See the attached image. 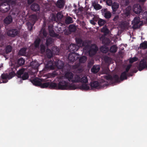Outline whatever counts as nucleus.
<instances>
[{
	"label": "nucleus",
	"instance_id": "obj_1",
	"mask_svg": "<svg viewBox=\"0 0 147 147\" xmlns=\"http://www.w3.org/2000/svg\"><path fill=\"white\" fill-rule=\"evenodd\" d=\"M64 65V63L61 61L58 60L55 62L50 60L47 61L45 67L46 68L48 69H54L55 67L61 69L63 68Z\"/></svg>",
	"mask_w": 147,
	"mask_h": 147
},
{
	"label": "nucleus",
	"instance_id": "obj_2",
	"mask_svg": "<svg viewBox=\"0 0 147 147\" xmlns=\"http://www.w3.org/2000/svg\"><path fill=\"white\" fill-rule=\"evenodd\" d=\"M58 90H74L77 88L74 84L68 85V82L64 80H60L58 84Z\"/></svg>",
	"mask_w": 147,
	"mask_h": 147
},
{
	"label": "nucleus",
	"instance_id": "obj_3",
	"mask_svg": "<svg viewBox=\"0 0 147 147\" xmlns=\"http://www.w3.org/2000/svg\"><path fill=\"white\" fill-rule=\"evenodd\" d=\"M143 22L140 20L139 17H136L132 21L133 25L132 28L133 29H136L139 28L143 25Z\"/></svg>",
	"mask_w": 147,
	"mask_h": 147
},
{
	"label": "nucleus",
	"instance_id": "obj_4",
	"mask_svg": "<svg viewBox=\"0 0 147 147\" xmlns=\"http://www.w3.org/2000/svg\"><path fill=\"white\" fill-rule=\"evenodd\" d=\"M106 84H104L102 83H99L97 81H94L91 82L90 83V86L92 88L101 89L106 86Z\"/></svg>",
	"mask_w": 147,
	"mask_h": 147
},
{
	"label": "nucleus",
	"instance_id": "obj_5",
	"mask_svg": "<svg viewBox=\"0 0 147 147\" xmlns=\"http://www.w3.org/2000/svg\"><path fill=\"white\" fill-rule=\"evenodd\" d=\"M79 58L78 55L74 53H71L68 56V59L71 62L75 61Z\"/></svg>",
	"mask_w": 147,
	"mask_h": 147
},
{
	"label": "nucleus",
	"instance_id": "obj_6",
	"mask_svg": "<svg viewBox=\"0 0 147 147\" xmlns=\"http://www.w3.org/2000/svg\"><path fill=\"white\" fill-rule=\"evenodd\" d=\"M102 14L107 19L110 18L111 17V12L108 10L107 8L102 9L101 10Z\"/></svg>",
	"mask_w": 147,
	"mask_h": 147
},
{
	"label": "nucleus",
	"instance_id": "obj_7",
	"mask_svg": "<svg viewBox=\"0 0 147 147\" xmlns=\"http://www.w3.org/2000/svg\"><path fill=\"white\" fill-rule=\"evenodd\" d=\"M79 48V46L75 44L71 43L68 47L69 50L71 53H74Z\"/></svg>",
	"mask_w": 147,
	"mask_h": 147
},
{
	"label": "nucleus",
	"instance_id": "obj_8",
	"mask_svg": "<svg viewBox=\"0 0 147 147\" xmlns=\"http://www.w3.org/2000/svg\"><path fill=\"white\" fill-rule=\"evenodd\" d=\"M106 78L107 79L110 80L113 83L118 82L119 81V77L117 75H115L113 77L109 75L107 76Z\"/></svg>",
	"mask_w": 147,
	"mask_h": 147
},
{
	"label": "nucleus",
	"instance_id": "obj_9",
	"mask_svg": "<svg viewBox=\"0 0 147 147\" xmlns=\"http://www.w3.org/2000/svg\"><path fill=\"white\" fill-rule=\"evenodd\" d=\"M134 12L136 14H140L142 11L141 6L139 4H136L134 5L133 8Z\"/></svg>",
	"mask_w": 147,
	"mask_h": 147
},
{
	"label": "nucleus",
	"instance_id": "obj_10",
	"mask_svg": "<svg viewBox=\"0 0 147 147\" xmlns=\"http://www.w3.org/2000/svg\"><path fill=\"white\" fill-rule=\"evenodd\" d=\"M18 31L16 29H12L9 30L7 32V35L13 37L17 35Z\"/></svg>",
	"mask_w": 147,
	"mask_h": 147
},
{
	"label": "nucleus",
	"instance_id": "obj_11",
	"mask_svg": "<svg viewBox=\"0 0 147 147\" xmlns=\"http://www.w3.org/2000/svg\"><path fill=\"white\" fill-rule=\"evenodd\" d=\"M98 50V47L95 46L94 47H91L88 51L89 56L90 57L93 56L96 53Z\"/></svg>",
	"mask_w": 147,
	"mask_h": 147
},
{
	"label": "nucleus",
	"instance_id": "obj_12",
	"mask_svg": "<svg viewBox=\"0 0 147 147\" xmlns=\"http://www.w3.org/2000/svg\"><path fill=\"white\" fill-rule=\"evenodd\" d=\"M33 84L36 86H40L41 83V80L37 78H35L31 80Z\"/></svg>",
	"mask_w": 147,
	"mask_h": 147
},
{
	"label": "nucleus",
	"instance_id": "obj_13",
	"mask_svg": "<svg viewBox=\"0 0 147 147\" xmlns=\"http://www.w3.org/2000/svg\"><path fill=\"white\" fill-rule=\"evenodd\" d=\"M65 4V1L63 0H58L56 4V6L60 8H63Z\"/></svg>",
	"mask_w": 147,
	"mask_h": 147
},
{
	"label": "nucleus",
	"instance_id": "obj_14",
	"mask_svg": "<svg viewBox=\"0 0 147 147\" xmlns=\"http://www.w3.org/2000/svg\"><path fill=\"white\" fill-rule=\"evenodd\" d=\"M31 9L32 10L36 11L40 10L39 5L37 3H34L31 6Z\"/></svg>",
	"mask_w": 147,
	"mask_h": 147
},
{
	"label": "nucleus",
	"instance_id": "obj_15",
	"mask_svg": "<svg viewBox=\"0 0 147 147\" xmlns=\"http://www.w3.org/2000/svg\"><path fill=\"white\" fill-rule=\"evenodd\" d=\"M92 5L96 10H99L101 9L102 7L98 3L95 1H94L92 2Z\"/></svg>",
	"mask_w": 147,
	"mask_h": 147
},
{
	"label": "nucleus",
	"instance_id": "obj_16",
	"mask_svg": "<svg viewBox=\"0 0 147 147\" xmlns=\"http://www.w3.org/2000/svg\"><path fill=\"white\" fill-rule=\"evenodd\" d=\"M49 88L51 89L58 90V84L55 83L49 82Z\"/></svg>",
	"mask_w": 147,
	"mask_h": 147
},
{
	"label": "nucleus",
	"instance_id": "obj_17",
	"mask_svg": "<svg viewBox=\"0 0 147 147\" xmlns=\"http://www.w3.org/2000/svg\"><path fill=\"white\" fill-rule=\"evenodd\" d=\"M65 77L68 79V80L70 81L73 79L74 74L71 72H68L65 73Z\"/></svg>",
	"mask_w": 147,
	"mask_h": 147
},
{
	"label": "nucleus",
	"instance_id": "obj_18",
	"mask_svg": "<svg viewBox=\"0 0 147 147\" xmlns=\"http://www.w3.org/2000/svg\"><path fill=\"white\" fill-rule=\"evenodd\" d=\"M82 46L84 47V49L86 51H88L92 47L86 41H84Z\"/></svg>",
	"mask_w": 147,
	"mask_h": 147
},
{
	"label": "nucleus",
	"instance_id": "obj_19",
	"mask_svg": "<svg viewBox=\"0 0 147 147\" xmlns=\"http://www.w3.org/2000/svg\"><path fill=\"white\" fill-rule=\"evenodd\" d=\"M12 21V18L11 16H8L4 20V22L5 24H10Z\"/></svg>",
	"mask_w": 147,
	"mask_h": 147
},
{
	"label": "nucleus",
	"instance_id": "obj_20",
	"mask_svg": "<svg viewBox=\"0 0 147 147\" xmlns=\"http://www.w3.org/2000/svg\"><path fill=\"white\" fill-rule=\"evenodd\" d=\"M49 31L50 35L53 37H57L58 36V34L56 33L54 31L52 27L50 28L49 26Z\"/></svg>",
	"mask_w": 147,
	"mask_h": 147
},
{
	"label": "nucleus",
	"instance_id": "obj_21",
	"mask_svg": "<svg viewBox=\"0 0 147 147\" xmlns=\"http://www.w3.org/2000/svg\"><path fill=\"white\" fill-rule=\"evenodd\" d=\"M100 69V66L98 65H94L91 69V71L92 73L96 74L99 71Z\"/></svg>",
	"mask_w": 147,
	"mask_h": 147
},
{
	"label": "nucleus",
	"instance_id": "obj_22",
	"mask_svg": "<svg viewBox=\"0 0 147 147\" xmlns=\"http://www.w3.org/2000/svg\"><path fill=\"white\" fill-rule=\"evenodd\" d=\"M2 5L4 7L3 8L4 12H7L10 9V5L6 3H2Z\"/></svg>",
	"mask_w": 147,
	"mask_h": 147
},
{
	"label": "nucleus",
	"instance_id": "obj_23",
	"mask_svg": "<svg viewBox=\"0 0 147 147\" xmlns=\"http://www.w3.org/2000/svg\"><path fill=\"white\" fill-rule=\"evenodd\" d=\"M119 7V3L116 2H114L111 5L113 11H116Z\"/></svg>",
	"mask_w": 147,
	"mask_h": 147
},
{
	"label": "nucleus",
	"instance_id": "obj_24",
	"mask_svg": "<svg viewBox=\"0 0 147 147\" xmlns=\"http://www.w3.org/2000/svg\"><path fill=\"white\" fill-rule=\"evenodd\" d=\"M111 42L110 39L107 38H104L102 40V42L103 44L109 45Z\"/></svg>",
	"mask_w": 147,
	"mask_h": 147
},
{
	"label": "nucleus",
	"instance_id": "obj_25",
	"mask_svg": "<svg viewBox=\"0 0 147 147\" xmlns=\"http://www.w3.org/2000/svg\"><path fill=\"white\" fill-rule=\"evenodd\" d=\"M81 77L80 76L78 75H76L74 76V79H72L71 81L73 83L80 82Z\"/></svg>",
	"mask_w": 147,
	"mask_h": 147
},
{
	"label": "nucleus",
	"instance_id": "obj_26",
	"mask_svg": "<svg viewBox=\"0 0 147 147\" xmlns=\"http://www.w3.org/2000/svg\"><path fill=\"white\" fill-rule=\"evenodd\" d=\"M46 55L47 57L49 58H51L53 55V52L49 49H47L46 50Z\"/></svg>",
	"mask_w": 147,
	"mask_h": 147
},
{
	"label": "nucleus",
	"instance_id": "obj_27",
	"mask_svg": "<svg viewBox=\"0 0 147 147\" xmlns=\"http://www.w3.org/2000/svg\"><path fill=\"white\" fill-rule=\"evenodd\" d=\"M1 78L2 79L5 80L2 82L4 83H6L8 82L7 79H10L8 75L7 74H2L1 76Z\"/></svg>",
	"mask_w": 147,
	"mask_h": 147
},
{
	"label": "nucleus",
	"instance_id": "obj_28",
	"mask_svg": "<svg viewBox=\"0 0 147 147\" xmlns=\"http://www.w3.org/2000/svg\"><path fill=\"white\" fill-rule=\"evenodd\" d=\"M79 88L82 90H87L90 89L89 86L88 85L85 84L80 85Z\"/></svg>",
	"mask_w": 147,
	"mask_h": 147
},
{
	"label": "nucleus",
	"instance_id": "obj_29",
	"mask_svg": "<svg viewBox=\"0 0 147 147\" xmlns=\"http://www.w3.org/2000/svg\"><path fill=\"white\" fill-rule=\"evenodd\" d=\"M127 74L125 72H122L121 75L120 79L121 81H123L125 80H126L127 79Z\"/></svg>",
	"mask_w": 147,
	"mask_h": 147
},
{
	"label": "nucleus",
	"instance_id": "obj_30",
	"mask_svg": "<svg viewBox=\"0 0 147 147\" xmlns=\"http://www.w3.org/2000/svg\"><path fill=\"white\" fill-rule=\"evenodd\" d=\"M35 21H34L32 23L30 22H28L27 23V25L28 27V29L29 31H31L33 28V27L35 24Z\"/></svg>",
	"mask_w": 147,
	"mask_h": 147
},
{
	"label": "nucleus",
	"instance_id": "obj_31",
	"mask_svg": "<svg viewBox=\"0 0 147 147\" xmlns=\"http://www.w3.org/2000/svg\"><path fill=\"white\" fill-rule=\"evenodd\" d=\"M140 47V49H147V41H145L141 43Z\"/></svg>",
	"mask_w": 147,
	"mask_h": 147
},
{
	"label": "nucleus",
	"instance_id": "obj_32",
	"mask_svg": "<svg viewBox=\"0 0 147 147\" xmlns=\"http://www.w3.org/2000/svg\"><path fill=\"white\" fill-rule=\"evenodd\" d=\"M117 47L115 45H113L111 47L109 51L111 53H114L117 52Z\"/></svg>",
	"mask_w": 147,
	"mask_h": 147
},
{
	"label": "nucleus",
	"instance_id": "obj_33",
	"mask_svg": "<svg viewBox=\"0 0 147 147\" xmlns=\"http://www.w3.org/2000/svg\"><path fill=\"white\" fill-rule=\"evenodd\" d=\"M100 50L103 53H106L109 50V48L105 46H102L100 47Z\"/></svg>",
	"mask_w": 147,
	"mask_h": 147
},
{
	"label": "nucleus",
	"instance_id": "obj_34",
	"mask_svg": "<svg viewBox=\"0 0 147 147\" xmlns=\"http://www.w3.org/2000/svg\"><path fill=\"white\" fill-rule=\"evenodd\" d=\"M106 23L105 20L99 18L98 21V24L100 26H102L105 24Z\"/></svg>",
	"mask_w": 147,
	"mask_h": 147
},
{
	"label": "nucleus",
	"instance_id": "obj_35",
	"mask_svg": "<svg viewBox=\"0 0 147 147\" xmlns=\"http://www.w3.org/2000/svg\"><path fill=\"white\" fill-rule=\"evenodd\" d=\"M26 48H22L19 52V54L22 56L25 55L26 54Z\"/></svg>",
	"mask_w": 147,
	"mask_h": 147
},
{
	"label": "nucleus",
	"instance_id": "obj_36",
	"mask_svg": "<svg viewBox=\"0 0 147 147\" xmlns=\"http://www.w3.org/2000/svg\"><path fill=\"white\" fill-rule=\"evenodd\" d=\"M41 40L39 38H37L35 40L34 42V45L35 48H38L40 44Z\"/></svg>",
	"mask_w": 147,
	"mask_h": 147
},
{
	"label": "nucleus",
	"instance_id": "obj_37",
	"mask_svg": "<svg viewBox=\"0 0 147 147\" xmlns=\"http://www.w3.org/2000/svg\"><path fill=\"white\" fill-rule=\"evenodd\" d=\"M102 32L104 33V34L107 35L109 34V31L106 26H104L101 30Z\"/></svg>",
	"mask_w": 147,
	"mask_h": 147
},
{
	"label": "nucleus",
	"instance_id": "obj_38",
	"mask_svg": "<svg viewBox=\"0 0 147 147\" xmlns=\"http://www.w3.org/2000/svg\"><path fill=\"white\" fill-rule=\"evenodd\" d=\"M25 70L24 69H22L19 70L17 71V74L18 78H21V75H23L24 73Z\"/></svg>",
	"mask_w": 147,
	"mask_h": 147
},
{
	"label": "nucleus",
	"instance_id": "obj_39",
	"mask_svg": "<svg viewBox=\"0 0 147 147\" xmlns=\"http://www.w3.org/2000/svg\"><path fill=\"white\" fill-rule=\"evenodd\" d=\"M53 42V40L52 38L49 37L46 39V44L47 46H48L52 44Z\"/></svg>",
	"mask_w": 147,
	"mask_h": 147
},
{
	"label": "nucleus",
	"instance_id": "obj_40",
	"mask_svg": "<svg viewBox=\"0 0 147 147\" xmlns=\"http://www.w3.org/2000/svg\"><path fill=\"white\" fill-rule=\"evenodd\" d=\"M75 40L77 44L79 45L80 47L82 46L83 43L84 41H83L81 39L79 38H76Z\"/></svg>",
	"mask_w": 147,
	"mask_h": 147
},
{
	"label": "nucleus",
	"instance_id": "obj_41",
	"mask_svg": "<svg viewBox=\"0 0 147 147\" xmlns=\"http://www.w3.org/2000/svg\"><path fill=\"white\" fill-rule=\"evenodd\" d=\"M87 60V58L85 56H82L80 57L79 59V61L80 63H84L86 62Z\"/></svg>",
	"mask_w": 147,
	"mask_h": 147
},
{
	"label": "nucleus",
	"instance_id": "obj_42",
	"mask_svg": "<svg viewBox=\"0 0 147 147\" xmlns=\"http://www.w3.org/2000/svg\"><path fill=\"white\" fill-rule=\"evenodd\" d=\"M49 82H46L42 83L41 82L40 86V87L42 88H49Z\"/></svg>",
	"mask_w": 147,
	"mask_h": 147
},
{
	"label": "nucleus",
	"instance_id": "obj_43",
	"mask_svg": "<svg viewBox=\"0 0 147 147\" xmlns=\"http://www.w3.org/2000/svg\"><path fill=\"white\" fill-rule=\"evenodd\" d=\"M25 60L23 58H20L18 60V64L19 66L22 65L24 64Z\"/></svg>",
	"mask_w": 147,
	"mask_h": 147
},
{
	"label": "nucleus",
	"instance_id": "obj_44",
	"mask_svg": "<svg viewBox=\"0 0 147 147\" xmlns=\"http://www.w3.org/2000/svg\"><path fill=\"white\" fill-rule=\"evenodd\" d=\"M65 23L67 24H70L73 22L72 18L71 17L68 16L65 19Z\"/></svg>",
	"mask_w": 147,
	"mask_h": 147
},
{
	"label": "nucleus",
	"instance_id": "obj_45",
	"mask_svg": "<svg viewBox=\"0 0 147 147\" xmlns=\"http://www.w3.org/2000/svg\"><path fill=\"white\" fill-rule=\"evenodd\" d=\"M28 78L29 75L27 72H25L21 77V78L23 80H27Z\"/></svg>",
	"mask_w": 147,
	"mask_h": 147
},
{
	"label": "nucleus",
	"instance_id": "obj_46",
	"mask_svg": "<svg viewBox=\"0 0 147 147\" xmlns=\"http://www.w3.org/2000/svg\"><path fill=\"white\" fill-rule=\"evenodd\" d=\"M30 65L33 67L34 68H37L40 65L37 62L32 61L30 63Z\"/></svg>",
	"mask_w": 147,
	"mask_h": 147
},
{
	"label": "nucleus",
	"instance_id": "obj_47",
	"mask_svg": "<svg viewBox=\"0 0 147 147\" xmlns=\"http://www.w3.org/2000/svg\"><path fill=\"white\" fill-rule=\"evenodd\" d=\"M12 49V47L10 45L7 46L5 48V52L6 54L11 52Z\"/></svg>",
	"mask_w": 147,
	"mask_h": 147
},
{
	"label": "nucleus",
	"instance_id": "obj_48",
	"mask_svg": "<svg viewBox=\"0 0 147 147\" xmlns=\"http://www.w3.org/2000/svg\"><path fill=\"white\" fill-rule=\"evenodd\" d=\"M88 82V80L87 77L84 76L81 78L80 82L82 83H86Z\"/></svg>",
	"mask_w": 147,
	"mask_h": 147
},
{
	"label": "nucleus",
	"instance_id": "obj_49",
	"mask_svg": "<svg viewBox=\"0 0 147 147\" xmlns=\"http://www.w3.org/2000/svg\"><path fill=\"white\" fill-rule=\"evenodd\" d=\"M69 28L70 31L71 32H74L76 30L75 26L72 24L69 26Z\"/></svg>",
	"mask_w": 147,
	"mask_h": 147
},
{
	"label": "nucleus",
	"instance_id": "obj_50",
	"mask_svg": "<svg viewBox=\"0 0 147 147\" xmlns=\"http://www.w3.org/2000/svg\"><path fill=\"white\" fill-rule=\"evenodd\" d=\"M56 16L58 20H60L63 17V15L61 13L58 12L57 13Z\"/></svg>",
	"mask_w": 147,
	"mask_h": 147
},
{
	"label": "nucleus",
	"instance_id": "obj_51",
	"mask_svg": "<svg viewBox=\"0 0 147 147\" xmlns=\"http://www.w3.org/2000/svg\"><path fill=\"white\" fill-rule=\"evenodd\" d=\"M46 47L43 45H40V51L41 52L43 53L45 51Z\"/></svg>",
	"mask_w": 147,
	"mask_h": 147
},
{
	"label": "nucleus",
	"instance_id": "obj_52",
	"mask_svg": "<svg viewBox=\"0 0 147 147\" xmlns=\"http://www.w3.org/2000/svg\"><path fill=\"white\" fill-rule=\"evenodd\" d=\"M138 58L136 57H134L131 59L129 61V63H132L138 60Z\"/></svg>",
	"mask_w": 147,
	"mask_h": 147
},
{
	"label": "nucleus",
	"instance_id": "obj_53",
	"mask_svg": "<svg viewBox=\"0 0 147 147\" xmlns=\"http://www.w3.org/2000/svg\"><path fill=\"white\" fill-rule=\"evenodd\" d=\"M42 32L43 36L42 38L46 37L47 36V33L46 30L45 29H44L42 31V30H41L40 32V33L41 34Z\"/></svg>",
	"mask_w": 147,
	"mask_h": 147
},
{
	"label": "nucleus",
	"instance_id": "obj_54",
	"mask_svg": "<svg viewBox=\"0 0 147 147\" xmlns=\"http://www.w3.org/2000/svg\"><path fill=\"white\" fill-rule=\"evenodd\" d=\"M15 74V73L14 71H11V73H10L9 74V75H8V76H9V78L10 79L11 78H12L14 76Z\"/></svg>",
	"mask_w": 147,
	"mask_h": 147
},
{
	"label": "nucleus",
	"instance_id": "obj_55",
	"mask_svg": "<svg viewBox=\"0 0 147 147\" xmlns=\"http://www.w3.org/2000/svg\"><path fill=\"white\" fill-rule=\"evenodd\" d=\"M106 3L107 5L109 6H111L113 3L112 0H107Z\"/></svg>",
	"mask_w": 147,
	"mask_h": 147
},
{
	"label": "nucleus",
	"instance_id": "obj_56",
	"mask_svg": "<svg viewBox=\"0 0 147 147\" xmlns=\"http://www.w3.org/2000/svg\"><path fill=\"white\" fill-rule=\"evenodd\" d=\"M131 65H128L125 69V70L124 72H125L126 73H127L129 71V69L131 67Z\"/></svg>",
	"mask_w": 147,
	"mask_h": 147
},
{
	"label": "nucleus",
	"instance_id": "obj_57",
	"mask_svg": "<svg viewBox=\"0 0 147 147\" xmlns=\"http://www.w3.org/2000/svg\"><path fill=\"white\" fill-rule=\"evenodd\" d=\"M143 17L145 18L146 20L147 18V11H145L143 14Z\"/></svg>",
	"mask_w": 147,
	"mask_h": 147
},
{
	"label": "nucleus",
	"instance_id": "obj_58",
	"mask_svg": "<svg viewBox=\"0 0 147 147\" xmlns=\"http://www.w3.org/2000/svg\"><path fill=\"white\" fill-rule=\"evenodd\" d=\"M119 18L118 16H115L113 19V20L115 22H116L117 21Z\"/></svg>",
	"mask_w": 147,
	"mask_h": 147
},
{
	"label": "nucleus",
	"instance_id": "obj_59",
	"mask_svg": "<svg viewBox=\"0 0 147 147\" xmlns=\"http://www.w3.org/2000/svg\"><path fill=\"white\" fill-rule=\"evenodd\" d=\"M127 9H128L127 8L126 9V11L125 12V14L127 16H128V15H129L130 13V11L129 10L128 11Z\"/></svg>",
	"mask_w": 147,
	"mask_h": 147
},
{
	"label": "nucleus",
	"instance_id": "obj_60",
	"mask_svg": "<svg viewBox=\"0 0 147 147\" xmlns=\"http://www.w3.org/2000/svg\"><path fill=\"white\" fill-rule=\"evenodd\" d=\"M34 1V0H27V2L28 4L30 5Z\"/></svg>",
	"mask_w": 147,
	"mask_h": 147
},
{
	"label": "nucleus",
	"instance_id": "obj_61",
	"mask_svg": "<svg viewBox=\"0 0 147 147\" xmlns=\"http://www.w3.org/2000/svg\"><path fill=\"white\" fill-rule=\"evenodd\" d=\"M90 23L93 25H95L96 24V22L93 20H91L90 21Z\"/></svg>",
	"mask_w": 147,
	"mask_h": 147
},
{
	"label": "nucleus",
	"instance_id": "obj_62",
	"mask_svg": "<svg viewBox=\"0 0 147 147\" xmlns=\"http://www.w3.org/2000/svg\"><path fill=\"white\" fill-rule=\"evenodd\" d=\"M93 64V63L92 62L90 61L88 63V65H90L91 66H92Z\"/></svg>",
	"mask_w": 147,
	"mask_h": 147
},
{
	"label": "nucleus",
	"instance_id": "obj_63",
	"mask_svg": "<svg viewBox=\"0 0 147 147\" xmlns=\"http://www.w3.org/2000/svg\"><path fill=\"white\" fill-rule=\"evenodd\" d=\"M93 20H94V21H97V18H96L95 17H94L93 18Z\"/></svg>",
	"mask_w": 147,
	"mask_h": 147
},
{
	"label": "nucleus",
	"instance_id": "obj_64",
	"mask_svg": "<svg viewBox=\"0 0 147 147\" xmlns=\"http://www.w3.org/2000/svg\"><path fill=\"white\" fill-rule=\"evenodd\" d=\"M109 59V57L107 56L105 57V59L106 61L108 60Z\"/></svg>",
	"mask_w": 147,
	"mask_h": 147
}]
</instances>
